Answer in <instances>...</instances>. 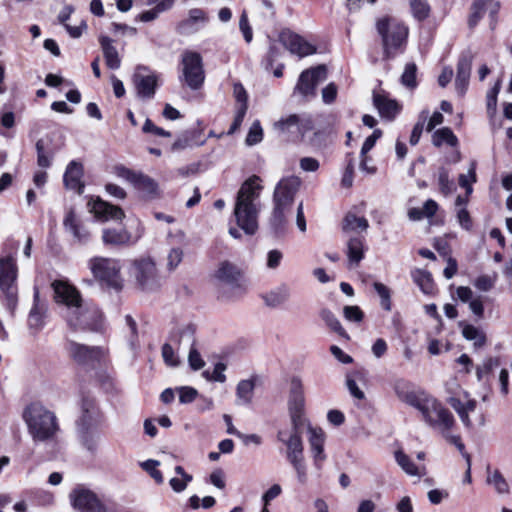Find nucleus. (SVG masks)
<instances>
[{"instance_id": "nucleus-1", "label": "nucleus", "mask_w": 512, "mask_h": 512, "mask_svg": "<svg viewBox=\"0 0 512 512\" xmlns=\"http://www.w3.org/2000/svg\"><path fill=\"white\" fill-rule=\"evenodd\" d=\"M54 299L66 308L65 318L68 325L77 329L98 330L102 325V314L95 308L84 304L80 292L66 281L52 283Z\"/></svg>"}, {"instance_id": "nucleus-2", "label": "nucleus", "mask_w": 512, "mask_h": 512, "mask_svg": "<svg viewBox=\"0 0 512 512\" xmlns=\"http://www.w3.org/2000/svg\"><path fill=\"white\" fill-rule=\"evenodd\" d=\"M304 389L302 381L299 377H293L290 382L288 410L292 423L291 433H300L301 429L306 426L308 431V441L314 465L317 469H321L326 454L324 452L325 433L320 427L312 426L304 416Z\"/></svg>"}, {"instance_id": "nucleus-3", "label": "nucleus", "mask_w": 512, "mask_h": 512, "mask_svg": "<svg viewBox=\"0 0 512 512\" xmlns=\"http://www.w3.org/2000/svg\"><path fill=\"white\" fill-rule=\"evenodd\" d=\"M261 190L260 178L253 175L241 185L237 193L233 213L237 225L248 235H253L258 229V199Z\"/></svg>"}, {"instance_id": "nucleus-4", "label": "nucleus", "mask_w": 512, "mask_h": 512, "mask_svg": "<svg viewBox=\"0 0 512 512\" xmlns=\"http://www.w3.org/2000/svg\"><path fill=\"white\" fill-rule=\"evenodd\" d=\"M417 410L421 413L425 423L439 432L449 443L455 445L462 452L465 448L461 437L451 433L455 425L453 414L436 398L427 394Z\"/></svg>"}, {"instance_id": "nucleus-5", "label": "nucleus", "mask_w": 512, "mask_h": 512, "mask_svg": "<svg viewBox=\"0 0 512 512\" xmlns=\"http://www.w3.org/2000/svg\"><path fill=\"white\" fill-rule=\"evenodd\" d=\"M301 181L296 176L281 179L274 189V208L270 219V225L276 234L285 231L288 223V215L294 203V198L299 190Z\"/></svg>"}, {"instance_id": "nucleus-6", "label": "nucleus", "mask_w": 512, "mask_h": 512, "mask_svg": "<svg viewBox=\"0 0 512 512\" xmlns=\"http://www.w3.org/2000/svg\"><path fill=\"white\" fill-rule=\"evenodd\" d=\"M23 417L34 442L56 439L60 427L54 412L40 404H32L25 410Z\"/></svg>"}, {"instance_id": "nucleus-7", "label": "nucleus", "mask_w": 512, "mask_h": 512, "mask_svg": "<svg viewBox=\"0 0 512 512\" xmlns=\"http://www.w3.org/2000/svg\"><path fill=\"white\" fill-rule=\"evenodd\" d=\"M18 266L10 256L0 257V292L1 300L13 314L18 304Z\"/></svg>"}, {"instance_id": "nucleus-8", "label": "nucleus", "mask_w": 512, "mask_h": 512, "mask_svg": "<svg viewBox=\"0 0 512 512\" xmlns=\"http://www.w3.org/2000/svg\"><path fill=\"white\" fill-rule=\"evenodd\" d=\"M376 28L382 37L386 58L393 57L406 43L408 28L397 19L387 16L377 21Z\"/></svg>"}, {"instance_id": "nucleus-9", "label": "nucleus", "mask_w": 512, "mask_h": 512, "mask_svg": "<svg viewBox=\"0 0 512 512\" xmlns=\"http://www.w3.org/2000/svg\"><path fill=\"white\" fill-rule=\"evenodd\" d=\"M277 438L286 445V457L296 472L298 482L302 485L306 484L308 477L301 434L290 433L287 437V432L280 430Z\"/></svg>"}, {"instance_id": "nucleus-10", "label": "nucleus", "mask_w": 512, "mask_h": 512, "mask_svg": "<svg viewBox=\"0 0 512 512\" xmlns=\"http://www.w3.org/2000/svg\"><path fill=\"white\" fill-rule=\"evenodd\" d=\"M130 276L143 291H153L160 287V277L156 263L151 257H140L131 263Z\"/></svg>"}, {"instance_id": "nucleus-11", "label": "nucleus", "mask_w": 512, "mask_h": 512, "mask_svg": "<svg viewBox=\"0 0 512 512\" xmlns=\"http://www.w3.org/2000/svg\"><path fill=\"white\" fill-rule=\"evenodd\" d=\"M88 266L93 276L99 281L115 290L122 288L119 260L107 257H93L89 260Z\"/></svg>"}, {"instance_id": "nucleus-12", "label": "nucleus", "mask_w": 512, "mask_h": 512, "mask_svg": "<svg viewBox=\"0 0 512 512\" xmlns=\"http://www.w3.org/2000/svg\"><path fill=\"white\" fill-rule=\"evenodd\" d=\"M182 76L192 90L199 89L205 79L202 57L198 52L186 50L181 55Z\"/></svg>"}, {"instance_id": "nucleus-13", "label": "nucleus", "mask_w": 512, "mask_h": 512, "mask_svg": "<svg viewBox=\"0 0 512 512\" xmlns=\"http://www.w3.org/2000/svg\"><path fill=\"white\" fill-rule=\"evenodd\" d=\"M114 173L117 177L122 178L133 185L136 189L144 193L148 198H155L159 195L157 182L151 177L123 165L114 167Z\"/></svg>"}, {"instance_id": "nucleus-14", "label": "nucleus", "mask_w": 512, "mask_h": 512, "mask_svg": "<svg viewBox=\"0 0 512 512\" xmlns=\"http://www.w3.org/2000/svg\"><path fill=\"white\" fill-rule=\"evenodd\" d=\"M71 504L78 512H111L110 508L91 490L78 486L69 495Z\"/></svg>"}, {"instance_id": "nucleus-15", "label": "nucleus", "mask_w": 512, "mask_h": 512, "mask_svg": "<svg viewBox=\"0 0 512 512\" xmlns=\"http://www.w3.org/2000/svg\"><path fill=\"white\" fill-rule=\"evenodd\" d=\"M326 79L327 69L325 65L307 69L300 74L295 91L304 97L314 96L316 87Z\"/></svg>"}, {"instance_id": "nucleus-16", "label": "nucleus", "mask_w": 512, "mask_h": 512, "mask_svg": "<svg viewBox=\"0 0 512 512\" xmlns=\"http://www.w3.org/2000/svg\"><path fill=\"white\" fill-rule=\"evenodd\" d=\"M143 234L144 227L140 222H138L134 234L129 233L125 229H104L102 232V241L106 246H128L137 243Z\"/></svg>"}, {"instance_id": "nucleus-17", "label": "nucleus", "mask_w": 512, "mask_h": 512, "mask_svg": "<svg viewBox=\"0 0 512 512\" xmlns=\"http://www.w3.org/2000/svg\"><path fill=\"white\" fill-rule=\"evenodd\" d=\"M392 386L398 399L415 409L418 408L427 395L422 390H415L413 384L403 378H396Z\"/></svg>"}, {"instance_id": "nucleus-18", "label": "nucleus", "mask_w": 512, "mask_h": 512, "mask_svg": "<svg viewBox=\"0 0 512 512\" xmlns=\"http://www.w3.org/2000/svg\"><path fill=\"white\" fill-rule=\"evenodd\" d=\"M280 40L292 54H296L301 58L316 52V48L312 44L291 31H283L280 34Z\"/></svg>"}, {"instance_id": "nucleus-19", "label": "nucleus", "mask_w": 512, "mask_h": 512, "mask_svg": "<svg viewBox=\"0 0 512 512\" xmlns=\"http://www.w3.org/2000/svg\"><path fill=\"white\" fill-rule=\"evenodd\" d=\"M63 226L65 231L72 236L75 243L86 244L89 242L91 234L73 210L68 211L65 215Z\"/></svg>"}, {"instance_id": "nucleus-20", "label": "nucleus", "mask_w": 512, "mask_h": 512, "mask_svg": "<svg viewBox=\"0 0 512 512\" xmlns=\"http://www.w3.org/2000/svg\"><path fill=\"white\" fill-rule=\"evenodd\" d=\"M311 122L308 118L298 114H290L280 118L274 123V129L280 133H301L304 134L310 128Z\"/></svg>"}, {"instance_id": "nucleus-21", "label": "nucleus", "mask_w": 512, "mask_h": 512, "mask_svg": "<svg viewBox=\"0 0 512 512\" xmlns=\"http://www.w3.org/2000/svg\"><path fill=\"white\" fill-rule=\"evenodd\" d=\"M90 211L95 217L102 221L122 220L125 217L124 211L113 204L97 198L89 202Z\"/></svg>"}, {"instance_id": "nucleus-22", "label": "nucleus", "mask_w": 512, "mask_h": 512, "mask_svg": "<svg viewBox=\"0 0 512 512\" xmlns=\"http://www.w3.org/2000/svg\"><path fill=\"white\" fill-rule=\"evenodd\" d=\"M134 83L140 97L152 98L157 86V76L154 73H147V68L139 67L134 75Z\"/></svg>"}, {"instance_id": "nucleus-23", "label": "nucleus", "mask_w": 512, "mask_h": 512, "mask_svg": "<svg viewBox=\"0 0 512 512\" xmlns=\"http://www.w3.org/2000/svg\"><path fill=\"white\" fill-rule=\"evenodd\" d=\"M67 350L70 356L79 363L100 360L104 355V351L99 347H88L76 342H69Z\"/></svg>"}, {"instance_id": "nucleus-24", "label": "nucleus", "mask_w": 512, "mask_h": 512, "mask_svg": "<svg viewBox=\"0 0 512 512\" xmlns=\"http://www.w3.org/2000/svg\"><path fill=\"white\" fill-rule=\"evenodd\" d=\"M45 305L40 302L39 291L37 288L34 289L33 306L28 315V328L31 334L36 335L45 325Z\"/></svg>"}, {"instance_id": "nucleus-25", "label": "nucleus", "mask_w": 512, "mask_h": 512, "mask_svg": "<svg viewBox=\"0 0 512 512\" xmlns=\"http://www.w3.org/2000/svg\"><path fill=\"white\" fill-rule=\"evenodd\" d=\"M242 271L236 265L231 262H221L218 269L215 272V277L230 285L231 287H242Z\"/></svg>"}, {"instance_id": "nucleus-26", "label": "nucleus", "mask_w": 512, "mask_h": 512, "mask_svg": "<svg viewBox=\"0 0 512 512\" xmlns=\"http://www.w3.org/2000/svg\"><path fill=\"white\" fill-rule=\"evenodd\" d=\"M101 421V416L95 403L91 400L82 402V415L77 422L78 430H91Z\"/></svg>"}, {"instance_id": "nucleus-27", "label": "nucleus", "mask_w": 512, "mask_h": 512, "mask_svg": "<svg viewBox=\"0 0 512 512\" xmlns=\"http://www.w3.org/2000/svg\"><path fill=\"white\" fill-rule=\"evenodd\" d=\"M262 299L266 306L270 308H278L289 301L291 297V288L286 283H281L262 294Z\"/></svg>"}, {"instance_id": "nucleus-28", "label": "nucleus", "mask_w": 512, "mask_h": 512, "mask_svg": "<svg viewBox=\"0 0 512 512\" xmlns=\"http://www.w3.org/2000/svg\"><path fill=\"white\" fill-rule=\"evenodd\" d=\"M82 176V165L76 161L70 162L64 174V184L66 188L74 190L77 193L81 194L84 188Z\"/></svg>"}, {"instance_id": "nucleus-29", "label": "nucleus", "mask_w": 512, "mask_h": 512, "mask_svg": "<svg viewBox=\"0 0 512 512\" xmlns=\"http://www.w3.org/2000/svg\"><path fill=\"white\" fill-rule=\"evenodd\" d=\"M472 68V57L462 56L457 64V76L455 81L456 90L463 95L467 89Z\"/></svg>"}, {"instance_id": "nucleus-30", "label": "nucleus", "mask_w": 512, "mask_h": 512, "mask_svg": "<svg viewBox=\"0 0 512 512\" xmlns=\"http://www.w3.org/2000/svg\"><path fill=\"white\" fill-rule=\"evenodd\" d=\"M373 103L381 117L392 120L398 114L400 107L395 100L381 94H374Z\"/></svg>"}, {"instance_id": "nucleus-31", "label": "nucleus", "mask_w": 512, "mask_h": 512, "mask_svg": "<svg viewBox=\"0 0 512 512\" xmlns=\"http://www.w3.org/2000/svg\"><path fill=\"white\" fill-rule=\"evenodd\" d=\"M99 42L103 51L105 63L109 69L116 70L121 65V58L113 40L108 36H101Z\"/></svg>"}, {"instance_id": "nucleus-32", "label": "nucleus", "mask_w": 512, "mask_h": 512, "mask_svg": "<svg viewBox=\"0 0 512 512\" xmlns=\"http://www.w3.org/2000/svg\"><path fill=\"white\" fill-rule=\"evenodd\" d=\"M169 339L178 347L187 346L189 348L195 346V328L193 325H184L173 330Z\"/></svg>"}, {"instance_id": "nucleus-33", "label": "nucleus", "mask_w": 512, "mask_h": 512, "mask_svg": "<svg viewBox=\"0 0 512 512\" xmlns=\"http://www.w3.org/2000/svg\"><path fill=\"white\" fill-rule=\"evenodd\" d=\"M411 278L424 294H431L433 292L434 282L429 271L419 268L413 269L411 271Z\"/></svg>"}, {"instance_id": "nucleus-34", "label": "nucleus", "mask_w": 512, "mask_h": 512, "mask_svg": "<svg viewBox=\"0 0 512 512\" xmlns=\"http://www.w3.org/2000/svg\"><path fill=\"white\" fill-rule=\"evenodd\" d=\"M486 483L492 486L499 494H505L509 491V485L498 469L486 467Z\"/></svg>"}, {"instance_id": "nucleus-35", "label": "nucleus", "mask_w": 512, "mask_h": 512, "mask_svg": "<svg viewBox=\"0 0 512 512\" xmlns=\"http://www.w3.org/2000/svg\"><path fill=\"white\" fill-rule=\"evenodd\" d=\"M255 382L252 379L241 380L236 388L237 404L248 405L252 401Z\"/></svg>"}, {"instance_id": "nucleus-36", "label": "nucleus", "mask_w": 512, "mask_h": 512, "mask_svg": "<svg viewBox=\"0 0 512 512\" xmlns=\"http://www.w3.org/2000/svg\"><path fill=\"white\" fill-rule=\"evenodd\" d=\"M432 143L436 147H440L443 144L455 147L458 145V139L450 128L443 127L434 131L432 135Z\"/></svg>"}, {"instance_id": "nucleus-37", "label": "nucleus", "mask_w": 512, "mask_h": 512, "mask_svg": "<svg viewBox=\"0 0 512 512\" xmlns=\"http://www.w3.org/2000/svg\"><path fill=\"white\" fill-rule=\"evenodd\" d=\"M174 470L177 476L169 480V485L174 492L181 493L187 488L193 477L191 474L186 473L182 466L178 465Z\"/></svg>"}, {"instance_id": "nucleus-38", "label": "nucleus", "mask_w": 512, "mask_h": 512, "mask_svg": "<svg viewBox=\"0 0 512 512\" xmlns=\"http://www.w3.org/2000/svg\"><path fill=\"white\" fill-rule=\"evenodd\" d=\"M347 256L351 263L359 264L364 257V241L362 238L354 237L348 241Z\"/></svg>"}, {"instance_id": "nucleus-39", "label": "nucleus", "mask_w": 512, "mask_h": 512, "mask_svg": "<svg viewBox=\"0 0 512 512\" xmlns=\"http://www.w3.org/2000/svg\"><path fill=\"white\" fill-rule=\"evenodd\" d=\"M463 337L469 341H474L475 347H482L486 342L485 334L473 325H466L462 330Z\"/></svg>"}, {"instance_id": "nucleus-40", "label": "nucleus", "mask_w": 512, "mask_h": 512, "mask_svg": "<svg viewBox=\"0 0 512 512\" xmlns=\"http://www.w3.org/2000/svg\"><path fill=\"white\" fill-rule=\"evenodd\" d=\"M373 287L380 298V305L385 311H391V291L390 289L381 282H374Z\"/></svg>"}, {"instance_id": "nucleus-41", "label": "nucleus", "mask_w": 512, "mask_h": 512, "mask_svg": "<svg viewBox=\"0 0 512 512\" xmlns=\"http://www.w3.org/2000/svg\"><path fill=\"white\" fill-rule=\"evenodd\" d=\"M321 319L326 323V325L339 334L340 336H346V332L342 327L341 323L337 319V317L328 309H323L320 312Z\"/></svg>"}, {"instance_id": "nucleus-42", "label": "nucleus", "mask_w": 512, "mask_h": 512, "mask_svg": "<svg viewBox=\"0 0 512 512\" xmlns=\"http://www.w3.org/2000/svg\"><path fill=\"white\" fill-rule=\"evenodd\" d=\"M411 12L415 19L422 21L430 14V6L426 0H409Z\"/></svg>"}, {"instance_id": "nucleus-43", "label": "nucleus", "mask_w": 512, "mask_h": 512, "mask_svg": "<svg viewBox=\"0 0 512 512\" xmlns=\"http://www.w3.org/2000/svg\"><path fill=\"white\" fill-rule=\"evenodd\" d=\"M368 221L364 217H358L355 214L348 213L344 219L343 229L344 230H363L368 228Z\"/></svg>"}, {"instance_id": "nucleus-44", "label": "nucleus", "mask_w": 512, "mask_h": 512, "mask_svg": "<svg viewBox=\"0 0 512 512\" xmlns=\"http://www.w3.org/2000/svg\"><path fill=\"white\" fill-rule=\"evenodd\" d=\"M395 459L398 465L411 476H417L419 474L417 466L412 460L402 451L395 452Z\"/></svg>"}, {"instance_id": "nucleus-45", "label": "nucleus", "mask_w": 512, "mask_h": 512, "mask_svg": "<svg viewBox=\"0 0 512 512\" xmlns=\"http://www.w3.org/2000/svg\"><path fill=\"white\" fill-rule=\"evenodd\" d=\"M438 185L444 196H449L455 190L453 181L449 179V172L444 167L438 171Z\"/></svg>"}, {"instance_id": "nucleus-46", "label": "nucleus", "mask_w": 512, "mask_h": 512, "mask_svg": "<svg viewBox=\"0 0 512 512\" xmlns=\"http://www.w3.org/2000/svg\"><path fill=\"white\" fill-rule=\"evenodd\" d=\"M500 366V359L498 357H488L481 365L476 367V376L478 381H482L483 378L489 374L494 368Z\"/></svg>"}, {"instance_id": "nucleus-47", "label": "nucleus", "mask_w": 512, "mask_h": 512, "mask_svg": "<svg viewBox=\"0 0 512 512\" xmlns=\"http://www.w3.org/2000/svg\"><path fill=\"white\" fill-rule=\"evenodd\" d=\"M159 464V461L149 459L142 462L140 465L143 468V470H145L157 484H162L164 482V477L161 471L157 469Z\"/></svg>"}, {"instance_id": "nucleus-48", "label": "nucleus", "mask_w": 512, "mask_h": 512, "mask_svg": "<svg viewBox=\"0 0 512 512\" xmlns=\"http://www.w3.org/2000/svg\"><path fill=\"white\" fill-rule=\"evenodd\" d=\"M263 139V129L258 120L254 121L251 125L248 134L245 139V143L248 146H253L260 143Z\"/></svg>"}, {"instance_id": "nucleus-49", "label": "nucleus", "mask_w": 512, "mask_h": 512, "mask_svg": "<svg viewBox=\"0 0 512 512\" xmlns=\"http://www.w3.org/2000/svg\"><path fill=\"white\" fill-rule=\"evenodd\" d=\"M428 116H429V112L427 110H423L420 113L419 120L414 125V127L412 129L411 136H410L409 141H410L411 145H416L419 142L422 132H423V129H424V123L428 119Z\"/></svg>"}, {"instance_id": "nucleus-50", "label": "nucleus", "mask_w": 512, "mask_h": 512, "mask_svg": "<svg viewBox=\"0 0 512 512\" xmlns=\"http://www.w3.org/2000/svg\"><path fill=\"white\" fill-rule=\"evenodd\" d=\"M184 251L180 247L171 248L167 255L166 267L169 271H174L182 262Z\"/></svg>"}, {"instance_id": "nucleus-51", "label": "nucleus", "mask_w": 512, "mask_h": 512, "mask_svg": "<svg viewBox=\"0 0 512 512\" xmlns=\"http://www.w3.org/2000/svg\"><path fill=\"white\" fill-rule=\"evenodd\" d=\"M500 91V82L498 81L493 88H491L486 96L487 99V113L493 117L497 109V96Z\"/></svg>"}, {"instance_id": "nucleus-52", "label": "nucleus", "mask_w": 512, "mask_h": 512, "mask_svg": "<svg viewBox=\"0 0 512 512\" xmlns=\"http://www.w3.org/2000/svg\"><path fill=\"white\" fill-rule=\"evenodd\" d=\"M416 72L417 67L414 63H408L405 66L404 72L401 76L402 84L414 88L416 86Z\"/></svg>"}, {"instance_id": "nucleus-53", "label": "nucleus", "mask_w": 512, "mask_h": 512, "mask_svg": "<svg viewBox=\"0 0 512 512\" xmlns=\"http://www.w3.org/2000/svg\"><path fill=\"white\" fill-rule=\"evenodd\" d=\"M161 354L166 365L170 367H176L180 361L178 356L175 354L171 344L165 343L161 348Z\"/></svg>"}, {"instance_id": "nucleus-54", "label": "nucleus", "mask_w": 512, "mask_h": 512, "mask_svg": "<svg viewBox=\"0 0 512 512\" xmlns=\"http://www.w3.org/2000/svg\"><path fill=\"white\" fill-rule=\"evenodd\" d=\"M36 150L37 164L42 168H48L51 165L52 155L46 152L43 140H38L36 142Z\"/></svg>"}, {"instance_id": "nucleus-55", "label": "nucleus", "mask_w": 512, "mask_h": 512, "mask_svg": "<svg viewBox=\"0 0 512 512\" xmlns=\"http://www.w3.org/2000/svg\"><path fill=\"white\" fill-rule=\"evenodd\" d=\"M449 404L457 412V414L459 415L462 423L466 427H471L472 422L470 420L469 413L466 410H464V407L462 405V401L460 399H458V398H454L453 397V398H450Z\"/></svg>"}, {"instance_id": "nucleus-56", "label": "nucleus", "mask_w": 512, "mask_h": 512, "mask_svg": "<svg viewBox=\"0 0 512 512\" xmlns=\"http://www.w3.org/2000/svg\"><path fill=\"white\" fill-rule=\"evenodd\" d=\"M225 370H226V365L222 362H218L214 366L212 374H210L209 371H204L203 376H205L208 380L223 383L226 380V376L224 374Z\"/></svg>"}, {"instance_id": "nucleus-57", "label": "nucleus", "mask_w": 512, "mask_h": 512, "mask_svg": "<svg viewBox=\"0 0 512 512\" xmlns=\"http://www.w3.org/2000/svg\"><path fill=\"white\" fill-rule=\"evenodd\" d=\"M485 2L484 0H475V2L472 5V12L469 18V25L471 27L475 26L479 19L482 18L485 11Z\"/></svg>"}, {"instance_id": "nucleus-58", "label": "nucleus", "mask_w": 512, "mask_h": 512, "mask_svg": "<svg viewBox=\"0 0 512 512\" xmlns=\"http://www.w3.org/2000/svg\"><path fill=\"white\" fill-rule=\"evenodd\" d=\"M246 112H247V107H245L244 105L236 106L235 117H234V120H233V123H232L230 129L227 132L228 135L235 133L240 128V126L244 120V117L246 115Z\"/></svg>"}, {"instance_id": "nucleus-59", "label": "nucleus", "mask_w": 512, "mask_h": 512, "mask_svg": "<svg viewBox=\"0 0 512 512\" xmlns=\"http://www.w3.org/2000/svg\"><path fill=\"white\" fill-rule=\"evenodd\" d=\"M239 28L243 34V37L247 43H250L253 39L252 28L249 24L248 16L245 11L242 12L239 20Z\"/></svg>"}, {"instance_id": "nucleus-60", "label": "nucleus", "mask_w": 512, "mask_h": 512, "mask_svg": "<svg viewBox=\"0 0 512 512\" xmlns=\"http://www.w3.org/2000/svg\"><path fill=\"white\" fill-rule=\"evenodd\" d=\"M188 362L193 370H200L205 365L204 360L195 346L189 348Z\"/></svg>"}, {"instance_id": "nucleus-61", "label": "nucleus", "mask_w": 512, "mask_h": 512, "mask_svg": "<svg viewBox=\"0 0 512 512\" xmlns=\"http://www.w3.org/2000/svg\"><path fill=\"white\" fill-rule=\"evenodd\" d=\"M80 433V438L83 446L91 451L94 452L97 449V441L90 430H78Z\"/></svg>"}, {"instance_id": "nucleus-62", "label": "nucleus", "mask_w": 512, "mask_h": 512, "mask_svg": "<svg viewBox=\"0 0 512 512\" xmlns=\"http://www.w3.org/2000/svg\"><path fill=\"white\" fill-rule=\"evenodd\" d=\"M476 163L472 162L470 164V167L468 169V173L466 174H460L459 175V185L464 188L468 186L469 184H473L476 182Z\"/></svg>"}, {"instance_id": "nucleus-63", "label": "nucleus", "mask_w": 512, "mask_h": 512, "mask_svg": "<svg viewBox=\"0 0 512 512\" xmlns=\"http://www.w3.org/2000/svg\"><path fill=\"white\" fill-rule=\"evenodd\" d=\"M343 312L348 321L361 322L363 319V312L358 306H345Z\"/></svg>"}, {"instance_id": "nucleus-64", "label": "nucleus", "mask_w": 512, "mask_h": 512, "mask_svg": "<svg viewBox=\"0 0 512 512\" xmlns=\"http://www.w3.org/2000/svg\"><path fill=\"white\" fill-rule=\"evenodd\" d=\"M197 390L192 387H181L179 388V401L183 404L191 403L197 396Z\"/></svg>"}]
</instances>
